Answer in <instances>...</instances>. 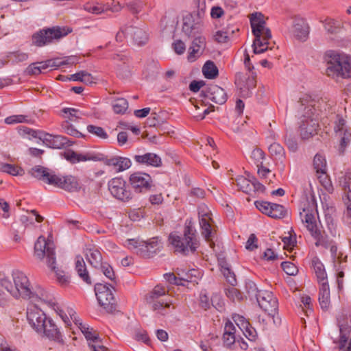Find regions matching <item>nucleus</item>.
Here are the masks:
<instances>
[{"label": "nucleus", "mask_w": 351, "mask_h": 351, "mask_svg": "<svg viewBox=\"0 0 351 351\" xmlns=\"http://www.w3.org/2000/svg\"><path fill=\"white\" fill-rule=\"evenodd\" d=\"M84 10L89 13H91L93 14H100L106 11H107V8H106V5H103L101 4H99L97 3H87L84 5Z\"/></svg>", "instance_id": "37998d69"}, {"label": "nucleus", "mask_w": 351, "mask_h": 351, "mask_svg": "<svg viewBox=\"0 0 351 351\" xmlns=\"http://www.w3.org/2000/svg\"><path fill=\"white\" fill-rule=\"evenodd\" d=\"M328 75L332 77H341L343 78L351 77V57L335 51L327 52Z\"/></svg>", "instance_id": "39448f33"}, {"label": "nucleus", "mask_w": 351, "mask_h": 351, "mask_svg": "<svg viewBox=\"0 0 351 351\" xmlns=\"http://www.w3.org/2000/svg\"><path fill=\"white\" fill-rule=\"evenodd\" d=\"M312 267L319 284L327 283V274L324 265L317 257H314L312 260Z\"/></svg>", "instance_id": "c756f323"}, {"label": "nucleus", "mask_w": 351, "mask_h": 351, "mask_svg": "<svg viewBox=\"0 0 351 351\" xmlns=\"http://www.w3.org/2000/svg\"><path fill=\"white\" fill-rule=\"evenodd\" d=\"M223 344L226 348L233 350L237 349V343L234 334H223Z\"/></svg>", "instance_id": "8fccbe9b"}, {"label": "nucleus", "mask_w": 351, "mask_h": 351, "mask_svg": "<svg viewBox=\"0 0 351 351\" xmlns=\"http://www.w3.org/2000/svg\"><path fill=\"white\" fill-rule=\"evenodd\" d=\"M86 257L90 265L98 269L104 263L102 262V256L100 251L96 248L87 249Z\"/></svg>", "instance_id": "2f4dec72"}, {"label": "nucleus", "mask_w": 351, "mask_h": 351, "mask_svg": "<svg viewBox=\"0 0 351 351\" xmlns=\"http://www.w3.org/2000/svg\"><path fill=\"white\" fill-rule=\"evenodd\" d=\"M106 276V278L113 281L114 280V273L112 267L107 263H104L98 268Z\"/></svg>", "instance_id": "052dcab7"}, {"label": "nucleus", "mask_w": 351, "mask_h": 351, "mask_svg": "<svg viewBox=\"0 0 351 351\" xmlns=\"http://www.w3.org/2000/svg\"><path fill=\"white\" fill-rule=\"evenodd\" d=\"M35 331L49 339L63 344L64 341L62 335L54 323V322L49 317L46 316L45 319H43L40 324H37Z\"/></svg>", "instance_id": "2eb2a0df"}, {"label": "nucleus", "mask_w": 351, "mask_h": 351, "mask_svg": "<svg viewBox=\"0 0 351 351\" xmlns=\"http://www.w3.org/2000/svg\"><path fill=\"white\" fill-rule=\"evenodd\" d=\"M125 245L134 253L143 258H149L162 249V243L158 237L147 241L139 239H127Z\"/></svg>", "instance_id": "6e6552de"}, {"label": "nucleus", "mask_w": 351, "mask_h": 351, "mask_svg": "<svg viewBox=\"0 0 351 351\" xmlns=\"http://www.w3.org/2000/svg\"><path fill=\"white\" fill-rule=\"evenodd\" d=\"M263 15L261 12H254L250 17L252 32L255 38L253 41V52L256 54L267 51L269 40L271 38V33L268 27H265Z\"/></svg>", "instance_id": "20e7f679"}, {"label": "nucleus", "mask_w": 351, "mask_h": 351, "mask_svg": "<svg viewBox=\"0 0 351 351\" xmlns=\"http://www.w3.org/2000/svg\"><path fill=\"white\" fill-rule=\"evenodd\" d=\"M117 75L121 79H126L129 77L130 76L129 66L125 62L118 64L117 66Z\"/></svg>", "instance_id": "864d4df0"}, {"label": "nucleus", "mask_w": 351, "mask_h": 351, "mask_svg": "<svg viewBox=\"0 0 351 351\" xmlns=\"http://www.w3.org/2000/svg\"><path fill=\"white\" fill-rule=\"evenodd\" d=\"M167 293L165 287L156 285L152 291L145 295V300L152 310L158 315L169 314L173 307L171 308V302L160 299Z\"/></svg>", "instance_id": "1a4fd4ad"}, {"label": "nucleus", "mask_w": 351, "mask_h": 351, "mask_svg": "<svg viewBox=\"0 0 351 351\" xmlns=\"http://www.w3.org/2000/svg\"><path fill=\"white\" fill-rule=\"evenodd\" d=\"M29 173L38 180L49 185L64 189L66 186V178L57 176L53 171L41 165H36L29 171Z\"/></svg>", "instance_id": "f8f14e48"}, {"label": "nucleus", "mask_w": 351, "mask_h": 351, "mask_svg": "<svg viewBox=\"0 0 351 351\" xmlns=\"http://www.w3.org/2000/svg\"><path fill=\"white\" fill-rule=\"evenodd\" d=\"M4 121L6 124L12 125L28 122V119L27 116L23 114H14L6 117Z\"/></svg>", "instance_id": "49530a36"}, {"label": "nucleus", "mask_w": 351, "mask_h": 351, "mask_svg": "<svg viewBox=\"0 0 351 351\" xmlns=\"http://www.w3.org/2000/svg\"><path fill=\"white\" fill-rule=\"evenodd\" d=\"M46 314L36 304H30L27 309V319L29 325L35 329L37 324L45 319Z\"/></svg>", "instance_id": "5701e85b"}, {"label": "nucleus", "mask_w": 351, "mask_h": 351, "mask_svg": "<svg viewBox=\"0 0 351 351\" xmlns=\"http://www.w3.org/2000/svg\"><path fill=\"white\" fill-rule=\"evenodd\" d=\"M0 171L14 176L22 175L23 173V170L21 167L5 162H0Z\"/></svg>", "instance_id": "ea45409f"}, {"label": "nucleus", "mask_w": 351, "mask_h": 351, "mask_svg": "<svg viewBox=\"0 0 351 351\" xmlns=\"http://www.w3.org/2000/svg\"><path fill=\"white\" fill-rule=\"evenodd\" d=\"M281 267L283 271L289 276H295L298 271L297 267L293 263L289 261L282 262Z\"/></svg>", "instance_id": "5fc2aeb1"}, {"label": "nucleus", "mask_w": 351, "mask_h": 351, "mask_svg": "<svg viewBox=\"0 0 351 351\" xmlns=\"http://www.w3.org/2000/svg\"><path fill=\"white\" fill-rule=\"evenodd\" d=\"M341 140L339 147V151L340 152H344L346 147L350 144L351 141V133L344 130L343 133H341Z\"/></svg>", "instance_id": "3c124183"}, {"label": "nucleus", "mask_w": 351, "mask_h": 351, "mask_svg": "<svg viewBox=\"0 0 351 351\" xmlns=\"http://www.w3.org/2000/svg\"><path fill=\"white\" fill-rule=\"evenodd\" d=\"M195 230L191 226L184 228L183 235L171 233L169 243L174 247L175 252L186 255L189 252H194L199 246Z\"/></svg>", "instance_id": "0eeeda50"}, {"label": "nucleus", "mask_w": 351, "mask_h": 351, "mask_svg": "<svg viewBox=\"0 0 351 351\" xmlns=\"http://www.w3.org/2000/svg\"><path fill=\"white\" fill-rule=\"evenodd\" d=\"M309 27L306 21L301 18H295L293 23L294 36L300 41H305L309 34Z\"/></svg>", "instance_id": "b1692460"}, {"label": "nucleus", "mask_w": 351, "mask_h": 351, "mask_svg": "<svg viewBox=\"0 0 351 351\" xmlns=\"http://www.w3.org/2000/svg\"><path fill=\"white\" fill-rule=\"evenodd\" d=\"M172 47L176 53L178 55L183 54L186 50L184 43L180 39L176 40L173 43Z\"/></svg>", "instance_id": "69168bd1"}, {"label": "nucleus", "mask_w": 351, "mask_h": 351, "mask_svg": "<svg viewBox=\"0 0 351 351\" xmlns=\"http://www.w3.org/2000/svg\"><path fill=\"white\" fill-rule=\"evenodd\" d=\"M151 176L145 173L135 172L130 176V183L137 193L148 191L153 186Z\"/></svg>", "instance_id": "a211bd4d"}, {"label": "nucleus", "mask_w": 351, "mask_h": 351, "mask_svg": "<svg viewBox=\"0 0 351 351\" xmlns=\"http://www.w3.org/2000/svg\"><path fill=\"white\" fill-rule=\"evenodd\" d=\"M75 266L79 277L86 284L91 285V278L87 271L85 262L81 256H76Z\"/></svg>", "instance_id": "cd10ccee"}, {"label": "nucleus", "mask_w": 351, "mask_h": 351, "mask_svg": "<svg viewBox=\"0 0 351 351\" xmlns=\"http://www.w3.org/2000/svg\"><path fill=\"white\" fill-rule=\"evenodd\" d=\"M134 339L138 341H143L147 345L150 344V339L146 330L138 329L135 331Z\"/></svg>", "instance_id": "4d7b16f0"}, {"label": "nucleus", "mask_w": 351, "mask_h": 351, "mask_svg": "<svg viewBox=\"0 0 351 351\" xmlns=\"http://www.w3.org/2000/svg\"><path fill=\"white\" fill-rule=\"evenodd\" d=\"M17 132L23 138H25L29 140L38 139L40 141H41L43 137L42 136L44 133V132L42 130H34L24 125L19 126L17 128Z\"/></svg>", "instance_id": "7c9ffc66"}, {"label": "nucleus", "mask_w": 351, "mask_h": 351, "mask_svg": "<svg viewBox=\"0 0 351 351\" xmlns=\"http://www.w3.org/2000/svg\"><path fill=\"white\" fill-rule=\"evenodd\" d=\"M203 30V23L197 13H187L182 18V32L191 38L201 34Z\"/></svg>", "instance_id": "4468645a"}, {"label": "nucleus", "mask_w": 351, "mask_h": 351, "mask_svg": "<svg viewBox=\"0 0 351 351\" xmlns=\"http://www.w3.org/2000/svg\"><path fill=\"white\" fill-rule=\"evenodd\" d=\"M339 184L344 191V197L348 195V193L351 191L350 184L351 183V173L347 171L344 175L339 178Z\"/></svg>", "instance_id": "a18cd8bd"}, {"label": "nucleus", "mask_w": 351, "mask_h": 351, "mask_svg": "<svg viewBox=\"0 0 351 351\" xmlns=\"http://www.w3.org/2000/svg\"><path fill=\"white\" fill-rule=\"evenodd\" d=\"M136 160L146 166L158 167L161 166L162 160L158 155H135Z\"/></svg>", "instance_id": "473e14b6"}, {"label": "nucleus", "mask_w": 351, "mask_h": 351, "mask_svg": "<svg viewBox=\"0 0 351 351\" xmlns=\"http://www.w3.org/2000/svg\"><path fill=\"white\" fill-rule=\"evenodd\" d=\"M66 36L64 27L53 26L49 28H43L32 35V43L39 47L58 41Z\"/></svg>", "instance_id": "9b49d317"}, {"label": "nucleus", "mask_w": 351, "mask_h": 351, "mask_svg": "<svg viewBox=\"0 0 351 351\" xmlns=\"http://www.w3.org/2000/svg\"><path fill=\"white\" fill-rule=\"evenodd\" d=\"M67 313L69 314L71 320L84 334L88 343L93 344L100 341L97 332L93 328H90L88 325L83 324L82 320L77 317L76 313L72 308L67 310Z\"/></svg>", "instance_id": "6ab92c4d"}, {"label": "nucleus", "mask_w": 351, "mask_h": 351, "mask_svg": "<svg viewBox=\"0 0 351 351\" xmlns=\"http://www.w3.org/2000/svg\"><path fill=\"white\" fill-rule=\"evenodd\" d=\"M219 265L221 267V271L228 283L232 286H234L237 284L236 276L231 271L228 264L225 261L221 260L219 261Z\"/></svg>", "instance_id": "58836bf2"}, {"label": "nucleus", "mask_w": 351, "mask_h": 351, "mask_svg": "<svg viewBox=\"0 0 351 351\" xmlns=\"http://www.w3.org/2000/svg\"><path fill=\"white\" fill-rule=\"evenodd\" d=\"M343 201L347 207L344 214V220L347 223L351 225V191L348 193V195L343 197Z\"/></svg>", "instance_id": "603ef678"}, {"label": "nucleus", "mask_w": 351, "mask_h": 351, "mask_svg": "<svg viewBox=\"0 0 351 351\" xmlns=\"http://www.w3.org/2000/svg\"><path fill=\"white\" fill-rule=\"evenodd\" d=\"M84 114L79 109L74 108H67V134L74 136H84V135L75 129L69 123H78L82 119Z\"/></svg>", "instance_id": "4be33fe9"}, {"label": "nucleus", "mask_w": 351, "mask_h": 351, "mask_svg": "<svg viewBox=\"0 0 351 351\" xmlns=\"http://www.w3.org/2000/svg\"><path fill=\"white\" fill-rule=\"evenodd\" d=\"M12 276L14 285V298L27 299L32 302L45 301V290L40 285H32L24 272L18 269L14 270Z\"/></svg>", "instance_id": "f03ea898"}, {"label": "nucleus", "mask_w": 351, "mask_h": 351, "mask_svg": "<svg viewBox=\"0 0 351 351\" xmlns=\"http://www.w3.org/2000/svg\"><path fill=\"white\" fill-rule=\"evenodd\" d=\"M110 193L118 199L126 201L131 198V192L126 189L125 181L119 178H113L108 183Z\"/></svg>", "instance_id": "412c9836"}, {"label": "nucleus", "mask_w": 351, "mask_h": 351, "mask_svg": "<svg viewBox=\"0 0 351 351\" xmlns=\"http://www.w3.org/2000/svg\"><path fill=\"white\" fill-rule=\"evenodd\" d=\"M87 131L93 134L96 135L100 138L106 139L108 138V134L105 132L103 128L99 126H96L93 125H88L87 126Z\"/></svg>", "instance_id": "de8ad7c7"}, {"label": "nucleus", "mask_w": 351, "mask_h": 351, "mask_svg": "<svg viewBox=\"0 0 351 351\" xmlns=\"http://www.w3.org/2000/svg\"><path fill=\"white\" fill-rule=\"evenodd\" d=\"M164 278L169 283L173 284V285H184V284L182 283V280L189 281V279L178 278L172 273L165 274L164 275Z\"/></svg>", "instance_id": "e2e57ef3"}, {"label": "nucleus", "mask_w": 351, "mask_h": 351, "mask_svg": "<svg viewBox=\"0 0 351 351\" xmlns=\"http://www.w3.org/2000/svg\"><path fill=\"white\" fill-rule=\"evenodd\" d=\"M318 180L322 186L328 192H332L333 190L332 182L329 176L326 174H321L318 176Z\"/></svg>", "instance_id": "13d9d810"}, {"label": "nucleus", "mask_w": 351, "mask_h": 351, "mask_svg": "<svg viewBox=\"0 0 351 351\" xmlns=\"http://www.w3.org/2000/svg\"><path fill=\"white\" fill-rule=\"evenodd\" d=\"M112 289L114 287L111 285L96 283L95 285V292L99 304L109 313L114 311L117 306Z\"/></svg>", "instance_id": "ddd939ff"}, {"label": "nucleus", "mask_w": 351, "mask_h": 351, "mask_svg": "<svg viewBox=\"0 0 351 351\" xmlns=\"http://www.w3.org/2000/svg\"><path fill=\"white\" fill-rule=\"evenodd\" d=\"M34 256L39 260H45L47 266L56 273L58 282L62 286L65 285L64 271L59 270L55 266L56 253L53 242L43 236H40L34 243Z\"/></svg>", "instance_id": "7ed1b4c3"}, {"label": "nucleus", "mask_w": 351, "mask_h": 351, "mask_svg": "<svg viewBox=\"0 0 351 351\" xmlns=\"http://www.w3.org/2000/svg\"><path fill=\"white\" fill-rule=\"evenodd\" d=\"M247 73L238 72L235 75V84L240 90V95L243 97H248L251 92L246 90Z\"/></svg>", "instance_id": "f704fd0d"}, {"label": "nucleus", "mask_w": 351, "mask_h": 351, "mask_svg": "<svg viewBox=\"0 0 351 351\" xmlns=\"http://www.w3.org/2000/svg\"><path fill=\"white\" fill-rule=\"evenodd\" d=\"M316 213V204L314 201H312L308 202L307 205L304 204L302 210L300 212V217L311 236L316 240L315 245L317 247L319 245L327 246L328 244V237L324 235L322 231L318 229L315 219Z\"/></svg>", "instance_id": "423d86ee"}, {"label": "nucleus", "mask_w": 351, "mask_h": 351, "mask_svg": "<svg viewBox=\"0 0 351 351\" xmlns=\"http://www.w3.org/2000/svg\"><path fill=\"white\" fill-rule=\"evenodd\" d=\"M200 95L219 105L226 103L228 98L226 93L222 88L213 84L208 85L204 90H202Z\"/></svg>", "instance_id": "aec40b11"}, {"label": "nucleus", "mask_w": 351, "mask_h": 351, "mask_svg": "<svg viewBox=\"0 0 351 351\" xmlns=\"http://www.w3.org/2000/svg\"><path fill=\"white\" fill-rule=\"evenodd\" d=\"M319 302L322 309H327L330 304L328 283L319 284Z\"/></svg>", "instance_id": "72a5a7b5"}, {"label": "nucleus", "mask_w": 351, "mask_h": 351, "mask_svg": "<svg viewBox=\"0 0 351 351\" xmlns=\"http://www.w3.org/2000/svg\"><path fill=\"white\" fill-rule=\"evenodd\" d=\"M255 205L257 209H258L263 214L269 216V214L271 213L272 203L269 202L256 201L255 202Z\"/></svg>", "instance_id": "bf43d9fd"}, {"label": "nucleus", "mask_w": 351, "mask_h": 351, "mask_svg": "<svg viewBox=\"0 0 351 351\" xmlns=\"http://www.w3.org/2000/svg\"><path fill=\"white\" fill-rule=\"evenodd\" d=\"M244 334V335L250 341H254L256 337V330L250 326L249 324L247 327H243V330H241Z\"/></svg>", "instance_id": "774afa93"}, {"label": "nucleus", "mask_w": 351, "mask_h": 351, "mask_svg": "<svg viewBox=\"0 0 351 351\" xmlns=\"http://www.w3.org/2000/svg\"><path fill=\"white\" fill-rule=\"evenodd\" d=\"M198 215L202 235L207 241H211L215 235L211 226V212L207 206L202 204L198 207Z\"/></svg>", "instance_id": "dca6fc26"}, {"label": "nucleus", "mask_w": 351, "mask_h": 351, "mask_svg": "<svg viewBox=\"0 0 351 351\" xmlns=\"http://www.w3.org/2000/svg\"><path fill=\"white\" fill-rule=\"evenodd\" d=\"M193 40L192 45L197 47L198 49H204L206 47V38L201 36V34L197 35L196 36L192 37Z\"/></svg>", "instance_id": "338daca9"}, {"label": "nucleus", "mask_w": 351, "mask_h": 351, "mask_svg": "<svg viewBox=\"0 0 351 351\" xmlns=\"http://www.w3.org/2000/svg\"><path fill=\"white\" fill-rule=\"evenodd\" d=\"M286 214L287 210L282 205L272 203L269 217L274 219H282L285 217Z\"/></svg>", "instance_id": "c03bdc74"}, {"label": "nucleus", "mask_w": 351, "mask_h": 351, "mask_svg": "<svg viewBox=\"0 0 351 351\" xmlns=\"http://www.w3.org/2000/svg\"><path fill=\"white\" fill-rule=\"evenodd\" d=\"M304 108L300 125V133L302 139H308L317 134L318 121L322 115L326 116L330 106L322 98L317 100L311 95L305 94L300 98Z\"/></svg>", "instance_id": "f257e3e1"}, {"label": "nucleus", "mask_w": 351, "mask_h": 351, "mask_svg": "<svg viewBox=\"0 0 351 351\" xmlns=\"http://www.w3.org/2000/svg\"><path fill=\"white\" fill-rule=\"evenodd\" d=\"M100 155H67V161L71 163H76L80 161L86 160H101L104 158L99 157ZM105 163L108 166H112L117 171H121L128 169L131 165L129 158L121 156H114L110 158H105Z\"/></svg>", "instance_id": "9d476101"}, {"label": "nucleus", "mask_w": 351, "mask_h": 351, "mask_svg": "<svg viewBox=\"0 0 351 351\" xmlns=\"http://www.w3.org/2000/svg\"><path fill=\"white\" fill-rule=\"evenodd\" d=\"M226 294L228 298L232 300L233 302H240L243 300V295L237 288L232 286L226 290Z\"/></svg>", "instance_id": "09e8293b"}, {"label": "nucleus", "mask_w": 351, "mask_h": 351, "mask_svg": "<svg viewBox=\"0 0 351 351\" xmlns=\"http://www.w3.org/2000/svg\"><path fill=\"white\" fill-rule=\"evenodd\" d=\"M128 36L130 37L134 44L137 45H143L146 43L148 40L147 32L141 28L129 26L125 28Z\"/></svg>", "instance_id": "393cba45"}, {"label": "nucleus", "mask_w": 351, "mask_h": 351, "mask_svg": "<svg viewBox=\"0 0 351 351\" xmlns=\"http://www.w3.org/2000/svg\"><path fill=\"white\" fill-rule=\"evenodd\" d=\"M0 287L4 288L11 295L14 297V285L8 276L4 274H0ZM7 302L6 294L0 289V306L5 305Z\"/></svg>", "instance_id": "bb28decb"}, {"label": "nucleus", "mask_w": 351, "mask_h": 351, "mask_svg": "<svg viewBox=\"0 0 351 351\" xmlns=\"http://www.w3.org/2000/svg\"><path fill=\"white\" fill-rule=\"evenodd\" d=\"M41 141L47 147L52 149H61L66 144L64 137L60 135H53L44 132Z\"/></svg>", "instance_id": "a878e982"}, {"label": "nucleus", "mask_w": 351, "mask_h": 351, "mask_svg": "<svg viewBox=\"0 0 351 351\" xmlns=\"http://www.w3.org/2000/svg\"><path fill=\"white\" fill-rule=\"evenodd\" d=\"M202 73L206 78L215 79L218 76L219 70L213 61L208 60L202 67Z\"/></svg>", "instance_id": "c9c22d12"}, {"label": "nucleus", "mask_w": 351, "mask_h": 351, "mask_svg": "<svg viewBox=\"0 0 351 351\" xmlns=\"http://www.w3.org/2000/svg\"><path fill=\"white\" fill-rule=\"evenodd\" d=\"M48 305L61 317L62 321L66 323V314L60 304L54 301H49Z\"/></svg>", "instance_id": "6e6d98bb"}, {"label": "nucleus", "mask_w": 351, "mask_h": 351, "mask_svg": "<svg viewBox=\"0 0 351 351\" xmlns=\"http://www.w3.org/2000/svg\"><path fill=\"white\" fill-rule=\"evenodd\" d=\"M251 180L247 179L243 176H239L236 179L237 185L243 192L250 193L253 190V185Z\"/></svg>", "instance_id": "79ce46f5"}, {"label": "nucleus", "mask_w": 351, "mask_h": 351, "mask_svg": "<svg viewBox=\"0 0 351 351\" xmlns=\"http://www.w3.org/2000/svg\"><path fill=\"white\" fill-rule=\"evenodd\" d=\"M53 63L52 60L34 62L29 65L27 71L29 74L39 75L45 73L49 67L53 66Z\"/></svg>", "instance_id": "c85d7f7f"}, {"label": "nucleus", "mask_w": 351, "mask_h": 351, "mask_svg": "<svg viewBox=\"0 0 351 351\" xmlns=\"http://www.w3.org/2000/svg\"><path fill=\"white\" fill-rule=\"evenodd\" d=\"M259 306L269 315L274 316L278 310V300L272 292L269 291H259L256 294Z\"/></svg>", "instance_id": "f3484780"}, {"label": "nucleus", "mask_w": 351, "mask_h": 351, "mask_svg": "<svg viewBox=\"0 0 351 351\" xmlns=\"http://www.w3.org/2000/svg\"><path fill=\"white\" fill-rule=\"evenodd\" d=\"M313 167L317 173L326 174L327 173V162L324 155H315Z\"/></svg>", "instance_id": "e433bc0d"}, {"label": "nucleus", "mask_w": 351, "mask_h": 351, "mask_svg": "<svg viewBox=\"0 0 351 351\" xmlns=\"http://www.w3.org/2000/svg\"><path fill=\"white\" fill-rule=\"evenodd\" d=\"M81 185L75 177H67V191H77Z\"/></svg>", "instance_id": "680f3d73"}, {"label": "nucleus", "mask_w": 351, "mask_h": 351, "mask_svg": "<svg viewBox=\"0 0 351 351\" xmlns=\"http://www.w3.org/2000/svg\"><path fill=\"white\" fill-rule=\"evenodd\" d=\"M213 300H210L208 296L204 293H201L199 295V306L204 310L210 308Z\"/></svg>", "instance_id": "0e129e2a"}, {"label": "nucleus", "mask_w": 351, "mask_h": 351, "mask_svg": "<svg viewBox=\"0 0 351 351\" xmlns=\"http://www.w3.org/2000/svg\"><path fill=\"white\" fill-rule=\"evenodd\" d=\"M112 109L116 114H124L128 109V102L124 98H117L113 101Z\"/></svg>", "instance_id": "a19ab883"}, {"label": "nucleus", "mask_w": 351, "mask_h": 351, "mask_svg": "<svg viewBox=\"0 0 351 351\" xmlns=\"http://www.w3.org/2000/svg\"><path fill=\"white\" fill-rule=\"evenodd\" d=\"M219 265L221 267V271L228 283L232 286H234L237 284L236 276L231 271L228 264L225 261L221 260L219 261Z\"/></svg>", "instance_id": "4c0bfd02"}]
</instances>
